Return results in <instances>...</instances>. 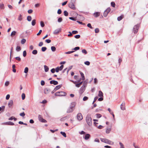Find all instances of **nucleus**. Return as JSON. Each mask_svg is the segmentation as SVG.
Returning a JSON list of instances; mask_svg holds the SVG:
<instances>
[{
  "label": "nucleus",
  "instance_id": "nucleus-25",
  "mask_svg": "<svg viewBox=\"0 0 148 148\" xmlns=\"http://www.w3.org/2000/svg\"><path fill=\"white\" fill-rule=\"evenodd\" d=\"M21 49V48L20 46H18L16 48V50L17 51H20Z\"/></svg>",
  "mask_w": 148,
  "mask_h": 148
},
{
  "label": "nucleus",
  "instance_id": "nucleus-6",
  "mask_svg": "<svg viewBox=\"0 0 148 148\" xmlns=\"http://www.w3.org/2000/svg\"><path fill=\"white\" fill-rule=\"evenodd\" d=\"M110 10L111 9L110 8H108L104 11L103 13V16L105 17H106L107 16L108 14L110 12Z\"/></svg>",
  "mask_w": 148,
  "mask_h": 148
},
{
  "label": "nucleus",
  "instance_id": "nucleus-56",
  "mask_svg": "<svg viewBox=\"0 0 148 148\" xmlns=\"http://www.w3.org/2000/svg\"><path fill=\"white\" fill-rule=\"evenodd\" d=\"M69 19L73 21H76V18H74L73 17H70Z\"/></svg>",
  "mask_w": 148,
  "mask_h": 148
},
{
  "label": "nucleus",
  "instance_id": "nucleus-42",
  "mask_svg": "<svg viewBox=\"0 0 148 148\" xmlns=\"http://www.w3.org/2000/svg\"><path fill=\"white\" fill-rule=\"evenodd\" d=\"M87 26L88 27L90 28V29H92L93 28L91 26V24L90 23H88L87 24Z\"/></svg>",
  "mask_w": 148,
  "mask_h": 148
},
{
  "label": "nucleus",
  "instance_id": "nucleus-11",
  "mask_svg": "<svg viewBox=\"0 0 148 148\" xmlns=\"http://www.w3.org/2000/svg\"><path fill=\"white\" fill-rule=\"evenodd\" d=\"M50 83L51 84H53L54 85H56L58 84V82L57 81L54 80L51 81Z\"/></svg>",
  "mask_w": 148,
  "mask_h": 148
},
{
  "label": "nucleus",
  "instance_id": "nucleus-64",
  "mask_svg": "<svg viewBox=\"0 0 148 148\" xmlns=\"http://www.w3.org/2000/svg\"><path fill=\"white\" fill-rule=\"evenodd\" d=\"M45 42L47 43H50L51 42V40L50 39H47L45 40Z\"/></svg>",
  "mask_w": 148,
  "mask_h": 148
},
{
  "label": "nucleus",
  "instance_id": "nucleus-36",
  "mask_svg": "<svg viewBox=\"0 0 148 148\" xmlns=\"http://www.w3.org/2000/svg\"><path fill=\"white\" fill-rule=\"evenodd\" d=\"M28 68L27 67H26L25 68V70H24V73H27L28 72Z\"/></svg>",
  "mask_w": 148,
  "mask_h": 148
},
{
  "label": "nucleus",
  "instance_id": "nucleus-55",
  "mask_svg": "<svg viewBox=\"0 0 148 148\" xmlns=\"http://www.w3.org/2000/svg\"><path fill=\"white\" fill-rule=\"evenodd\" d=\"M79 49H80V48L79 47H75V48H74V49H72L74 50H79Z\"/></svg>",
  "mask_w": 148,
  "mask_h": 148
},
{
  "label": "nucleus",
  "instance_id": "nucleus-2",
  "mask_svg": "<svg viewBox=\"0 0 148 148\" xmlns=\"http://www.w3.org/2000/svg\"><path fill=\"white\" fill-rule=\"evenodd\" d=\"M55 95L56 96H65L66 95V93L64 92L60 91L56 92Z\"/></svg>",
  "mask_w": 148,
  "mask_h": 148
},
{
  "label": "nucleus",
  "instance_id": "nucleus-10",
  "mask_svg": "<svg viewBox=\"0 0 148 148\" xmlns=\"http://www.w3.org/2000/svg\"><path fill=\"white\" fill-rule=\"evenodd\" d=\"M90 135L88 134H86L84 137V138L85 140H88L90 138Z\"/></svg>",
  "mask_w": 148,
  "mask_h": 148
},
{
  "label": "nucleus",
  "instance_id": "nucleus-49",
  "mask_svg": "<svg viewBox=\"0 0 148 148\" xmlns=\"http://www.w3.org/2000/svg\"><path fill=\"white\" fill-rule=\"evenodd\" d=\"M64 67L63 65H61L60 67H59V69L60 71H61L63 69Z\"/></svg>",
  "mask_w": 148,
  "mask_h": 148
},
{
  "label": "nucleus",
  "instance_id": "nucleus-3",
  "mask_svg": "<svg viewBox=\"0 0 148 148\" xmlns=\"http://www.w3.org/2000/svg\"><path fill=\"white\" fill-rule=\"evenodd\" d=\"M139 27L140 25L139 24L136 25L134 26L132 32L134 34H136L137 33Z\"/></svg>",
  "mask_w": 148,
  "mask_h": 148
},
{
  "label": "nucleus",
  "instance_id": "nucleus-22",
  "mask_svg": "<svg viewBox=\"0 0 148 148\" xmlns=\"http://www.w3.org/2000/svg\"><path fill=\"white\" fill-rule=\"evenodd\" d=\"M123 15H121V16L118 17L117 18L118 21H121L122 19V18H123Z\"/></svg>",
  "mask_w": 148,
  "mask_h": 148
},
{
  "label": "nucleus",
  "instance_id": "nucleus-62",
  "mask_svg": "<svg viewBox=\"0 0 148 148\" xmlns=\"http://www.w3.org/2000/svg\"><path fill=\"white\" fill-rule=\"evenodd\" d=\"M78 32L77 31L74 30V31H73L72 32V34H76L78 33Z\"/></svg>",
  "mask_w": 148,
  "mask_h": 148
},
{
  "label": "nucleus",
  "instance_id": "nucleus-51",
  "mask_svg": "<svg viewBox=\"0 0 148 148\" xmlns=\"http://www.w3.org/2000/svg\"><path fill=\"white\" fill-rule=\"evenodd\" d=\"M74 37L77 39H78L80 37V36L79 35H77L75 36Z\"/></svg>",
  "mask_w": 148,
  "mask_h": 148
},
{
  "label": "nucleus",
  "instance_id": "nucleus-40",
  "mask_svg": "<svg viewBox=\"0 0 148 148\" xmlns=\"http://www.w3.org/2000/svg\"><path fill=\"white\" fill-rule=\"evenodd\" d=\"M25 95L24 93H23L22 94V98L23 100H24L25 98Z\"/></svg>",
  "mask_w": 148,
  "mask_h": 148
},
{
  "label": "nucleus",
  "instance_id": "nucleus-1",
  "mask_svg": "<svg viewBox=\"0 0 148 148\" xmlns=\"http://www.w3.org/2000/svg\"><path fill=\"white\" fill-rule=\"evenodd\" d=\"M75 106V103L72 102L71 103L70 107L67 109L66 112L68 113L72 112L73 110V108Z\"/></svg>",
  "mask_w": 148,
  "mask_h": 148
},
{
  "label": "nucleus",
  "instance_id": "nucleus-20",
  "mask_svg": "<svg viewBox=\"0 0 148 148\" xmlns=\"http://www.w3.org/2000/svg\"><path fill=\"white\" fill-rule=\"evenodd\" d=\"M49 89L46 88L44 90V93L45 94H47L49 92Z\"/></svg>",
  "mask_w": 148,
  "mask_h": 148
},
{
  "label": "nucleus",
  "instance_id": "nucleus-34",
  "mask_svg": "<svg viewBox=\"0 0 148 148\" xmlns=\"http://www.w3.org/2000/svg\"><path fill=\"white\" fill-rule=\"evenodd\" d=\"M64 15L65 16H67L68 15V13L66 10H65L64 11Z\"/></svg>",
  "mask_w": 148,
  "mask_h": 148
},
{
  "label": "nucleus",
  "instance_id": "nucleus-37",
  "mask_svg": "<svg viewBox=\"0 0 148 148\" xmlns=\"http://www.w3.org/2000/svg\"><path fill=\"white\" fill-rule=\"evenodd\" d=\"M32 53L33 54L36 55L37 53V51L36 50H34L32 51Z\"/></svg>",
  "mask_w": 148,
  "mask_h": 148
},
{
  "label": "nucleus",
  "instance_id": "nucleus-7",
  "mask_svg": "<svg viewBox=\"0 0 148 148\" xmlns=\"http://www.w3.org/2000/svg\"><path fill=\"white\" fill-rule=\"evenodd\" d=\"M74 4V3H72L71 2H70L69 5V7L71 9H73V10H75V7Z\"/></svg>",
  "mask_w": 148,
  "mask_h": 148
},
{
  "label": "nucleus",
  "instance_id": "nucleus-8",
  "mask_svg": "<svg viewBox=\"0 0 148 148\" xmlns=\"http://www.w3.org/2000/svg\"><path fill=\"white\" fill-rule=\"evenodd\" d=\"M77 119L78 120H81L83 119V116L82 114L79 113L77 115Z\"/></svg>",
  "mask_w": 148,
  "mask_h": 148
},
{
  "label": "nucleus",
  "instance_id": "nucleus-32",
  "mask_svg": "<svg viewBox=\"0 0 148 148\" xmlns=\"http://www.w3.org/2000/svg\"><path fill=\"white\" fill-rule=\"evenodd\" d=\"M88 125L90 126H91L92 125V121H86Z\"/></svg>",
  "mask_w": 148,
  "mask_h": 148
},
{
  "label": "nucleus",
  "instance_id": "nucleus-61",
  "mask_svg": "<svg viewBox=\"0 0 148 148\" xmlns=\"http://www.w3.org/2000/svg\"><path fill=\"white\" fill-rule=\"evenodd\" d=\"M20 116H25V113H24V112H23L22 113H21L20 114Z\"/></svg>",
  "mask_w": 148,
  "mask_h": 148
},
{
  "label": "nucleus",
  "instance_id": "nucleus-41",
  "mask_svg": "<svg viewBox=\"0 0 148 148\" xmlns=\"http://www.w3.org/2000/svg\"><path fill=\"white\" fill-rule=\"evenodd\" d=\"M40 24L41 27H43L45 26V24L42 21L40 22Z\"/></svg>",
  "mask_w": 148,
  "mask_h": 148
},
{
  "label": "nucleus",
  "instance_id": "nucleus-28",
  "mask_svg": "<svg viewBox=\"0 0 148 148\" xmlns=\"http://www.w3.org/2000/svg\"><path fill=\"white\" fill-rule=\"evenodd\" d=\"M38 118L39 120H45L42 118V116L40 115H38Z\"/></svg>",
  "mask_w": 148,
  "mask_h": 148
},
{
  "label": "nucleus",
  "instance_id": "nucleus-18",
  "mask_svg": "<svg viewBox=\"0 0 148 148\" xmlns=\"http://www.w3.org/2000/svg\"><path fill=\"white\" fill-rule=\"evenodd\" d=\"M100 15V13L99 12H96V13H95L94 14V15L95 17H97L99 16Z\"/></svg>",
  "mask_w": 148,
  "mask_h": 148
},
{
  "label": "nucleus",
  "instance_id": "nucleus-59",
  "mask_svg": "<svg viewBox=\"0 0 148 148\" xmlns=\"http://www.w3.org/2000/svg\"><path fill=\"white\" fill-rule=\"evenodd\" d=\"M98 98V97H95L94 101L92 103L93 104L94 103V102H95L97 100Z\"/></svg>",
  "mask_w": 148,
  "mask_h": 148
},
{
  "label": "nucleus",
  "instance_id": "nucleus-12",
  "mask_svg": "<svg viewBox=\"0 0 148 148\" xmlns=\"http://www.w3.org/2000/svg\"><path fill=\"white\" fill-rule=\"evenodd\" d=\"M5 125H13L14 123L10 121L8 122L4 123L3 124Z\"/></svg>",
  "mask_w": 148,
  "mask_h": 148
},
{
  "label": "nucleus",
  "instance_id": "nucleus-29",
  "mask_svg": "<svg viewBox=\"0 0 148 148\" xmlns=\"http://www.w3.org/2000/svg\"><path fill=\"white\" fill-rule=\"evenodd\" d=\"M32 19V17L31 16H28L27 17V20L29 21H30Z\"/></svg>",
  "mask_w": 148,
  "mask_h": 148
},
{
  "label": "nucleus",
  "instance_id": "nucleus-53",
  "mask_svg": "<svg viewBox=\"0 0 148 148\" xmlns=\"http://www.w3.org/2000/svg\"><path fill=\"white\" fill-rule=\"evenodd\" d=\"M99 31V29L98 28H96L95 29V33H98Z\"/></svg>",
  "mask_w": 148,
  "mask_h": 148
},
{
  "label": "nucleus",
  "instance_id": "nucleus-54",
  "mask_svg": "<svg viewBox=\"0 0 148 148\" xmlns=\"http://www.w3.org/2000/svg\"><path fill=\"white\" fill-rule=\"evenodd\" d=\"M96 116L97 118H99L101 117V114H96Z\"/></svg>",
  "mask_w": 148,
  "mask_h": 148
},
{
  "label": "nucleus",
  "instance_id": "nucleus-46",
  "mask_svg": "<svg viewBox=\"0 0 148 148\" xmlns=\"http://www.w3.org/2000/svg\"><path fill=\"white\" fill-rule=\"evenodd\" d=\"M82 53H84L85 54L87 53V52L85 49H83L82 50Z\"/></svg>",
  "mask_w": 148,
  "mask_h": 148
},
{
  "label": "nucleus",
  "instance_id": "nucleus-26",
  "mask_svg": "<svg viewBox=\"0 0 148 148\" xmlns=\"http://www.w3.org/2000/svg\"><path fill=\"white\" fill-rule=\"evenodd\" d=\"M60 134L64 137H66V134L64 132H60Z\"/></svg>",
  "mask_w": 148,
  "mask_h": 148
},
{
  "label": "nucleus",
  "instance_id": "nucleus-5",
  "mask_svg": "<svg viewBox=\"0 0 148 148\" xmlns=\"http://www.w3.org/2000/svg\"><path fill=\"white\" fill-rule=\"evenodd\" d=\"M86 86V84H84L80 88L79 90V93L81 94H82V93L84 92L85 90V88Z\"/></svg>",
  "mask_w": 148,
  "mask_h": 148
},
{
  "label": "nucleus",
  "instance_id": "nucleus-9",
  "mask_svg": "<svg viewBox=\"0 0 148 148\" xmlns=\"http://www.w3.org/2000/svg\"><path fill=\"white\" fill-rule=\"evenodd\" d=\"M61 28H59L55 30L53 32V34L55 35H57L61 31Z\"/></svg>",
  "mask_w": 148,
  "mask_h": 148
},
{
  "label": "nucleus",
  "instance_id": "nucleus-33",
  "mask_svg": "<svg viewBox=\"0 0 148 148\" xmlns=\"http://www.w3.org/2000/svg\"><path fill=\"white\" fill-rule=\"evenodd\" d=\"M51 49L52 51H55L56 50V48L54 46H52L51 47Z\"/></svg>",
  "mask_w": 148,
  "mask_h": 148
},
{
  "label": "nucleus",
  "instance_id": "nucleus-31",
  "mask_svg": "<svg viewBox=\"0 0 148 148\" xmlns=\"http://www.w3.org/2000/svg\"><path fill=\"white\" fill-rule=\"evenodd\" d=\"M26 40L25 39H23L21 41V43L22 44H24L26 42Z\"/></svg>",
  "mask_w": 148,
  "mask_h": 148
},
{
  "label": "nucleus",
  "instance_id": "nucleus-63",
  "mask_svg": "<svg viewBox=\"0 0 148 148\" xmlns=\"http://www.w3.org/2000/svg\"><path fill=\"white\" fill-rule=\"evenodd\" d=\"M55 71L56 72H58L59 71H60L59 69V67H58L56 68L55 69Z\"/></svg>",
  "mask_w": 148,
  "mask_h": 148
},
{
  "label": "nucleus",
  "instance_id": "nucleus-39",
  "mask_svg": "<svg viewBox=\"0 0 148 148\" xmlns=\"http://www.w3.org/2000/svg\"><path fill=\"white\" fill-rule=\"evenodd\" d=\"M47 49V48L46 47H43L42 48L41 50L42 51L44 52Z\"/></svg>",
  "mask_w": 148,
  "mask_h": 148
},
{
  "label": "nucleus",
  "instance_id": "nucleus-52",
  "mask_svg": "<svg viewBox=\"0 0 148 148\" xmlns=\"http://www.w3.org/2000/svg\"><path fill=\"white\" fill-rule=\"evenodd\" d=\"M10 82L9 81H6L5 83V86H8Z\"/></svg>",
  "mask_w": 148,
  "mask_h": 148
},
{
  "label": "nucleus",
  "instance_id": "nucleus-57",
  "mask_svg": "<svg viewBox=\"0 0 148 148\" xmlns=\"http://www.w3.org/2000/svg\"><path fill=\"white\" fill-rule=\"evenodd\" d=\"M74 52V51H69L66 52L65 53L66 54H71V53H73Z\"/></svg>",
  "mask_w": 148,
  "mask_h": 148
},
{
  "label": "nucleus",
  "instance_id": "nucleus-4",
  "mask_svg": "<svg viewBox=\"0 0 148 148\" xmlns=\"http://www.w3.org/2000/svg\"><path fill=\"white\" fill-rule=\"evenodd\" d=\"M100 140L103 142L108 144H111L112 141L106 138H100Z\"/></svg>",
  "mask_w": 148,
  "mask_h": 148
},
{
  "label": "nucleus",
  "instance_id": "nucleus-43",
  "mask_svg": "<svg viewBox=\"0 0 148 148\" xmlns=\"http://www.w3.org/2000/svg\"><path fill=\"white\" fill-rule=\"evenodd\" d=\"M88 97L85 96L83 98V100L84 101H86L88 99Z\"/></svg>",
  "mask_w": 148,
  "mask_h": 148
},
{
  "label": "nucleus",
  "instance_id": "nucleus-27",
  "mask_svg": "<svg viewBox=\"0 0 148 148\" xmlns=\"http://www.w3.org/2000/svg\"><path fill=\"white\" fill-rule=\"evenodd\" d=\"M14 119V120H16L17 119L15 117H14V116H12L10 117V118H9L8 120H12Z\"/></svg>",
  "mask_w": 148,
  "mask_h": 148
},
{
  "label": "nucleus",
  "instance_id": "nucleus-48",
  "mask_svg": "<svg viewBox=\"0 0 148 148\" xmlns=\"http://www.w3.org/2000/svg\"><path fill=\"white\" fill-rule=\"evenodd\" d=\"M84 64H85L88 66L90 64V62L89 61H86L84 62Z\"/></svg>",
  "mask_w": 148,
  "mask_h": 148
},
{
  "label": "nucleus",
  "instance_id": "nucleus-16",
  "mask_svg": "<svg viewBox=\"0 0 148 148\" xmlns=\"http://www.w3.org/2000/svg\"><path fill=\"white\" fill-rule=\"evenodd\" d=\"M71 81L72 82H73V83H74V84H75V86L76 87L79 88V87H80V85L79 84V83L76 84V81L75 82V81H72V80H71Z\"/></svg>",
  "mask_w": 148,
  "mask_h": 148
},
{
  "label": "nucleus",
  "instance_id": "nucleus-47",
  "mask_svg": "<svg viewBox=\"0 0 148 148\" xmlns=\"http://www.w3.org/2000/svg\"><path fill=\"white\" fill-rule=\"evenodd\" d=\"M68 117L67 116H65L64 117H63L61 119V120H65L68 119Z\"/></svg>",
  "mask_w": 148,
  "mask_h": 148
},
{
  "label": "nucleus",
  "instance_id": "nucleus-50",
  "mask_svg": "<svg viewBox=\"0 0 148 148\" xmlns=\"http://www.w3.org/2000/svg\"><path fill=\"white\" fill-rule=\"evenodd\" d=\"M111 5L112 7H115V3L114 2H111Z\"/></svg>",
  "mask_w": 148,
  "mask_h": 148
},
{
  "label": "nucleus",
  "instance_id": "nucleus-24",
  "mask_svg": "<svg viewBox=\"0 0 148 148\" xmlns=\"http://www.w3.org/2000/svg\"><path fill=\"white\" fill-rule=\"evenodd\" d=\"M80 74L82 77V80H84L85 79V78L84 75L83 73L82 72H80Z\"/></svg>",
  "mask_w": 148,
  "mask_h": 148
},
{
  "label": "nucleus",
  "instance_id": "nucleus-15",
  "mask_svg": "<svg viewBox=\"0 0 148 148\" xmlns=\"http://www.w3.org/2000/svg\"><path fill=\"white\" fill-rule=\"evenodd\" d=\"M121 108L122 110H124L125 108V103H122L121 105Z\"/></svg>",
  "mask_w": 148,
  "mask_h": 148
},
{
  "label": "nucleus",
  "instance_id": "nucleus-44",
  "mask_svg": "<svg viewBox=\"0 0 148 148\" xmlns=\"http://www.w3.org/2000/svg\"><path fill=\"white\" fill-rule=\"evenodd\" d=\"M119 144L120 145V148H124L123 144L121 142H119Z\"/></svg>",
  "mask_w": 148,
  "mask_h": 148
},
{
  "label": "nucleus",
  "instance_id": "nucleus-30",
  "mask_svg": "<svg viewBox=\"0 0 148 148\" xmlns=\"http://www.w3.org/2000/svg\"><path fill=\"white\" fill-rule=\"evenodd\" d=\"M16 34V32L15 31H13L11 34V36H14Z\"/></svg>",
  "mask_w": 148,
  "mask_h": 148
},
{
  "label": "nucleus",
  "instance_id": "nucleus-60",
  "mask_svg": "<svg viewBox=\"0 0 148 148\" xmlns=\"http://www.w3.org/2000/svg\"><path fill=\"white\" fill-rule=\"evenodd\" d=\"M27 53L26 51H24L23 52V56L24 57L26 56Z\"/></svg>",
  "mask_w": 148,
  "mask_h": 148
},
{
  "label": "nucleus",
  "instance_id": "nucleus-21",
  "mask_svg": "<svg viewBox=\"0 0 148 148\" xmlns=\"http://www.w3.org/2000/svg\"><path fill=\"white\" fill-rule=\"evenodd\" d=\"M103 94L101 91H99V92L98 96L99 97L103 96Z\"/></svg>",
  "mask_w": 148,
  "mask_h": 148
},
{
  "label": "nucleus",
  "instance_id": "nucleus-23",
  "mask_svg": "<svg viewBox=\"0 0 148 148\" xmlns=\"http://www.w3.org/2000/svg\"><path fill=\"white\" fill-rule=\"evenodd\" d=\"M36 23V20L35 19H33L32 20V26L35 25Z\"/></svg>",
  "mask_w": 148,
  "mask_h": 148
},
{
  "label": "nucleus",
  "instance_id": "nucleus-38",
  "mask_svg": "<svg viewBox=\"0 0 148 148\" xmlns=\"http://www.w3.org/2000/svg\"><path fill=\"white\" fill-rule=\"evenodd\" d=\"M18 20L20 21H22L23 19V18L22 17V16L21 14H20L18 16Z\"/></svg>",
  "mask_w": 148,
  "mask_h": 148
},
{
  "label": "nucleus",
  "instance_id": "nucleus-19",
  "mask_svg": "<svg viewBox=\"0 0 148 148\" xmlns=\"http://www.w3.org/2000/svg\"><path fill=\"white\" fill-rule=\"evenodd\" d=\"M111 128H107L106 130V133L107 134L109 133L111 131Z\"/></svg>",
  "mask_w": 148,
  "mask_h": 148
},
{
  "label": "nucleus",
  "instance_id": "nucleus-13",
  "mask_svg": "<svg viewBox=\"0 0 148 148\" xmlns=\"http://www.w3.org/2000/svg\"><path fill=\"white\" fill-rule=\"evenodd\" d=\"M62 86V85H58L56 86L54 90L55 91H56V90L59 89Z\"/></svg>",
  "mask_w": 148,
  "mask_h": 148
},
{
  "label": "nucleus",
  "instance_id": "nucleus-17",
  "mask_svg": "<svg viewBox=\"0 0 148 148\" xmlns=\"http://www.w3.org/2000/svg\"><path fill=\"white\" fill-rule=\"evenodd\" d=\"M45 71V72H47L49 70V67L45 65L44 66Z\"/></svg>",
  "mask_w": 148,
  "mask_h": 148
},
{
  "label": "nucleus",
  "instance_id": "nucleus-58",
  "mask_svg": "<svg viewBox=\"0 0 148 148\" xmlns=\"http://www.w3.org/2000/svg\"><path fill=\"white\" fill-rule=\"evenodd\" d=\"M57 13L58 14H60L62 13L61 10L60 9H59L58 10Z\"/></svg>",
  "mask_w": 148,
  "mask_h": 148
},
{
  "label": "nucleus",
  "instance_id": "nucleus-45",
  "mask_svg": "<svg viewBox=\"0 0 148 148\" xmlns=\"http://www.w3.org/2000/svg\"><path fill=\"white\" fill-rule=\"evenodd\" d=\"M62 21V19L61 17L59 18L58 20V22L59 23L61 22Z\"/></svg>",
  "mask_w": 148,
  "mask_h": 148
},
{
  "label": "nucleus",
  "instance_id": "nucleus-35",
  "mask_svg": "<svg viewBox=\"0 0 148 148\" xmlns=\"http://www.w3.org/2000/svg\"><path fill=\"white\" fill-rule=\"evenodd\" d=\"M0 8L1 9H4V5L3 4H0Z\"/></svg>",
  "mask_w": 148,
  "mask_h": 148
},
{
  "label": "nucleus",
  "instance_id": "nucleus-14",
  "mask_svg": "<svg viewBox=\"0 0 148 148\" xmlns=\"http://www.w3.org/2000/svg\"><path fill=\"white\" fill-rule=\"evenodd\" d=\"M13 102L12 100H10L9 102L8 105L9 107H11L13 104Z\"/></svg>",
  "mask_w": 148,
  "mask_h": 148
}]
</instances>
